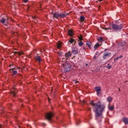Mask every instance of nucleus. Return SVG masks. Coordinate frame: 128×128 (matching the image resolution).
I'll return each instance as SVG.
<instances>
[{"instance_id":"obj_18","label":"nucleus","mask_w":128,"mask_h":128,"mask_svg":"<svg viewBox=\"0 0 128 128\" xmlns=\"http://www.w3.org/2000/svg\"><path fill=\"white\" fill-rule=\"evenodd\" d=\"M94 90L96 92H100L102 90V88L100 86H96L94 88Z\"/></svg>"},{"instance_id":"obj_38","label":"nucleus","mask_w":128,"mask_h":128,"mask_svg":"<svg viewBox=\"0 0 128 128\" xmlns=\"http://www.w3.org/2000/svg\"><path fill=\"white\" fill-rule=\"evenodd\" d=\"M119 92H120V89L119 88H118Z\"/></svg>"},{"instance_id":"obj_26","label":"nucleus","mask_w":128,"mask_h":128,"mask_svg":"<svg viewBox=\"0 0 128 128\" xmlns=\"http://www.w3.org/2000/svg\"><path fill=\"white\" fill-rule=\"evenodd\" d=\"M80 102L82 104H86V101H84V100H80Z\"/></svg>"},{"instance_id":"obj_31","label":"nucleus","mask_w":128,"mask_h":128,"mask_svg":"<svg viewBox=\"0 0 128 128\" xmlns=\"http://www.w3.org/2000/svg\"><path fill=\"white\" fill-rule=\"evenodd\" d=\"M28 2V0H24V2H25V4H26V2Z\"/></svg>"},{"instance_id":"obj_21","label":"nucleus","mask_w":128,"mask_h":128,"mask_svg":"<svg viewBox=\"0 0 128 128\" xmlns=\"http://www.w3.org/2000/svg\"><path fill=\"white\" fill-rule=\"evenodd\" d=\"M108 108L109 110H114V106H108Z\"/></svg>"},{"instance_id":"obj_5","label":"nucleus","mask_w":128,"mask_h":128,"mask_svg":"<svg viewBox=\"0 0 128 128\" xmlns=\"http://www.w3.org/2000/svg\"><path fill=\"white\" fill-rule=\"evenodd\" d=\"M52 116H54V114L52 113V112L46 113L45 115L46 118L48 120H52Z\"/></svg>"},{"instance_id":"obj_28","label":"nucleus","mask_w":128,"mask_h":128,"mask_svg":"<svg viewBox=\"0 0 128 128\" xmlns=\"http://www.w3.org/2000/svg\"><path fill=\"white\" fill-rule=\"evenodd\" d=\"M79 40H82V35H80V36L78 37Z\"/></svg>"},{"instance_id":"obj_23","label":"nucleus","mask_w":128,"mask_h":128,"mask_svg":"<svg viewBox=\"0 0 128 128\" xmlns=\"http://www.w3.org/2000/svg\"><path fill=\"white\" fill-rule=\"evenodd\" d=\"M84 18H85L84 16H80V22H84Z\"/></svg>"},{"instance_id":"obj_3","label":"nucleus","mask_w":128,"mask_h":128,"mask_svg":"<svg viewBox=\"0 0 128 128\" xmlns=\"http://www.w3.org/2000/svg\"><path fill=\"white\" fill-rule=\"evenodd\" d=\"M112 28L114 30H118L122 28V24H120L119 25L116 24H112Z\"/></svg>"},{"instance_id":"obj_29","label":"nucleus","mask_w":128,"mask_h":128,"mask_svg":"<svg viewBox=\"0 0 128 128\" xmlns=\"http://www.w3.org/2000/svg\"><path fill=\"white\" fill-rule=\"evenodd\" d=\"M102 30H110V28H102Z\"/></svg>"},{"instance_id":"obj_24","label":"nucleus","mask_w":128,"mask_h":128,"mask_svg":"<svg viewBox=\"0 0 128 128\" xmlns=\"http://www.w3.org/2000/svg\"><path fill=\"white\" fill-rule=\"evenodd\" d=\"M98 42H104V38L102 37H100L98 39Z\"/></svg>"},{"instance_id":"obj_30","label":"nucleus","mask_w":128,"mask_h":128,"mask_svg":"<svg viewBox=\"0 0 128 128\" xmlns=\"http://www.w3.org/2000/svg\"><path fill=\"white\" fill-rule=\"evenodd\" d=\"M100 91H96L97 96H100Z\"/></svg>"},{"instance_id":"obj_27","label":"nucleus","mask_w":128,"mask_h":128,"mask_svg":"<svg viewBox=\"0 0 128 128\" xmlns=\"http://www.w3.org/2000/svg\"><path fill=\"white\" fill-rule=\"evenodd\" d=\"M108 66H106L108 70H110L112 68V66L110 65V64H108Z\"/></svg>"},{"instance_id":"obj_9","label":"nucleus","mask_w":128,"mask_h":128,"mask_svg":"<svg viewBox=\"0 0 128 128\" xmlns=\"http://www.w3.org/2000/svg\"><path fill=\"white\" fill-rule=\"evenodd\" d=\"M34 60H35L36 62H38V64H40V62H42V58H40V56H36L34 58Z\"/></svg>"},{"instance_id":"obj_2","label":"nucleus","mask_w":128,"mask_h":128,"mask_svg":"<svg viewBox=\"0 0 128 128\" xmlns=\"http://www.w3.org/2000/svg\"><path fill=\"white\" fill-rule=\"evenodd\" d=\"M66 14H62V13H60V12H54L53 14V16L54 18H66Z\"/></svg>"},{"instance_id":"obj_42","label":"nucleus","mask_w":128,"mask_h":128,"mask_svg":"<svg viewBox=\"0 0 128 128\" xmlns=\"http://www.w3.org/2000/svg\"><path fill=\"white\" fill-rule=\"evenodd\" d=\"M40 52H42V49H40Z\"/></svg>"},{"instance_id":"obj_35","label":"nucleus","mask_w":128,"mask_h":128,"mask_svg":"<svg viewBox=\"0 0 128 128\" xmlns=\"http://www.w3.org/2000/svg\"><path fill=\"white\" fill-rule=\"evenodd\" d=\"M2 128V124L0 125V128Z\"/></svg>"},{"instance_id":"obj_25","label":"nucleus","mask_w":128,"mask_h":128,"mask_svg":"<svg viewBox=\"0 0 128 128\" xmlns=\"http://www.w3.org/2000/svg\"><path fill=\"white\" fill-rule=\"evenodd\" d=\"M83 45H84V42H79V43H78L79 46H83Z\"/></svg>"},{"instance_id":"obj_37","label":"nucleus","mask_w":128,"mask_h":128,"mask_svg":"<svg viewBox=\"0 0 128 128\" xmlns=\"http://www.w3.org/2000/svg\"><path fill=\"white\" fill-rule=\"evenodd\" d=\"M48 102H50V98H48Z\"/></svg>"},{"instance_id":"obj_4","label":"nucleus","mask_w":128,"mask_h":128,"mask_svg":"<svg viewBox=\"0 0 128 128\" xmlns=\"http://www.w3.org/2000/svg\"><path fill=\"white\" fill-rule=\"evenodd\" d=\"M63 66L64 68V72H70V68H72V66L68 64H64Z\"/></svg>"},{"instance_id":"obj_19","label":"nucleus","mask_w":128,"mask_h":128,"mask_svg":"<svg viewBox=\"0 0 128 128\" xmlns=\"http://www.w3.org/2000/svg\"><path fill=\"white\" fill-rule=\"evenodd\" d=\"M100 48V44L98 43H96V45L94 46V50H98Z\"/></svg>"},{"instance_id":"obj_16","label":"nucleus","mask_w":128,"mask_h":128,"mask_svg":"<svg viewBox=\"0 0 128 128\" xmlns=\"http://www.w3.org/2000/svg\"><path fill=\"white\" fill-rule=\"evenodd\" d=\"M86 44L88 48H90V46H92V42L90 41H87Z\"/></svg>"},{"instance_id":"obj_40","label":"nucleus","mask_w":128,"mask_h":128,"mask_svg":"<svg viewBox=\"0 0 128 128\" xmlns=\"http://www.w3.org/2000/svg\"><path fill=\"white\" fill-rule=\"evenodd\" d=\"M86 66H88V64H86Z\"/></svg>"},{"instance_id":"obj_32","label":"nucleus","mask_w":128,"mask_h":128,"mask_svg":"<svg viewBox=\"0 0 128 128\" xmlns=\"http://www.w3.org/2000/svg\"><path fill=\"white\" fill-rule=\"evenodd\" d=\"M88 110H92V108H88Z\"/></svg>"},{"instance_id":"obj_11","label":"nucleus","mask_w":128,"mask_h":128,"mask_svg":"<svg viewBox=\"0 0 128 128\" xmlns=\"http://www.w3.org/2000/svg\"><path fill=\"white\" fill-rule=\"evenodd\" d=\"M10 72H12L13 76H16V74H18V71L16 70V68H14L13 69H10Z\"/></svg>"},{"instance_id":"obj_33","label":"nucleus","mask_w":128,"mask_h":128,"mask_svg":"<svg viewBox=\"0 0 128 128\" xmlns=\"http://www.w3.org/2000/svg\"><path fill=\"white\" fill-rule=\"evenodd\" d=\"M120 58V57H117L115 60H118Z\"/></svg>"},{"instance_id":"obj_22","label":"nucleus","mask_w":128,"mask_h":128,"mask_svg":"<svg viewBox=\"0 0 128 128\" xmlns=\"http://www.w3.org/2000/svg\"><path fill=\"white\" fill-rule=\"evenodd\" d=\"M14 54H17L19 56H22V53L20 52H14Z\"/></svg>"},{"instance_id":"obj_39","label":"nucleus","mask_w":128,"mask_h":128,"mask_svg":"<svg viewBox=\"0 0 128 128\" xmlns=\"http://www.w3.org/2000/svg\"><path fill=\"white\" fill-rule=\"evenodd\" d=\"M99 2H102V0H98Z\"/></svg>"},{"instance_id":"obj_20","label":"nucleus","mask_w":128,"mask_h":128,"mask_svg":"<svg viewBox=\"0 0 128 128\" xmlns=\"http://www.w3.org/2000/svg\"><path fill=\"white\" fill-rule=\"evenodd\" d=\"M68 34L70 36H72V34H74V32H72V30H68Z\"/></svg>"},{"instance_id":"obj_13","label":"nucleus","mask_w":128,"mask_h":128,"mask_svg":"<svg viewBox=\"0 0 128 128\" xmlns=\"http://www.w3.org/2000/svg\"><path fill=\"white\" fill-rule=\"evenodd\" d=\"M122 122H124V124H128V118H122Z\"/></svg>"},{"instance_id":"obj_36","label":"nucleus","mask_w":128,"mask_h":128,"mask_svg":"<svg viewBox=\"0 0 128 128\" xmlns=\"http://www.w3.org/2000/svg\"><path fill=\"white\" fill-rule=\"evenodd\" d=\"M9 106H9L10 108V106H12V104H9Z\"/></svg>"},{"instance_id":"obj_14","label":"nucleus","mask_w":128,"mask_h":128,"mask_svg":"<svg viewBox=\"0 0 128 128\" xmlns=\"http://www.w3.org/2000/svg\"><path fill=\"white\" fill-rule=\"evenodd\" d=\"M72 56V52H69L65 54V58H70Z\"/></svg>"},{"instance_id":"obj_17","label":"nucleus","mask_w":128,"mask_h":128,"mask_svg":"<svg viewBox=\"0 0 128 128\" xmlns=\"http://www.w3.org/2000/svg\"><path fill=\"white\" fill-rule=\"evenodd\" d=\"M106 100L107 102H112V98L110 97V96H108V98H106Z\"/></svg>"},{"instance_id":"obj_41","label":"nucleus","mask_w":128,"mask_h":128,"mask_svg":"<svg viewBox=\"0 0 128 128\" xmlns=\"http://www.w3.org/2000/svg\"><path fill=\"white\" fill-rule=\"evenodd\" d=\"M76 124H77V125H78V123H76Z\"/></svg>"},{"instance_id":"obj_6","label":"nucleus","mask_w":128,"mask_h":128,"mask_svg":"<svg viewBox=\"0 0 128 128\" xmlns=\"http://www.w3.org/2000/svg\"><path fill=\"white\" fill-rule=\"evenodd\" d=\"M18 92V90L16 89L14 87H12L10 90V94L13 96H16V94Z\"/></svg>"},{"instance_id":"obj_7","label":"nucleus","mask_w":128,"mask_h":128,"mask_svg":"<svg viewBox=\"0 0 128 128\" xmlns=\"http://www.w3.org/2000/svg\"><path fill=\"white\" fill-rule=\"evenodd\" d=\"M110 56H112V53L105 52L104 53L103 59L106 60V57Z\"/></svg>"},{"instance_id":"obj_1","label":"nucleus","mask_w":128,"mask_h":128,"mask_svg":"<svg viewBox=\"0 0 128 128\" xmlns=\"http://www.w3.org/2000/svg\"><path fill=\"white\" fill-rule=\"evenodd\" d=\"M90 104L93 106L96 118H98L102 116V112H104V108H106V105L104 104H102L100 100H98L96 103H94V100H92L90 102Z\"/></svg>"},{"instance_id":"obj_15","label":"nucleus","mask_w":128,"mask_h":128,"mask_svg":"<svg viewBox=\"0 0 128 128\" xmlns=\"http://www.w3.org/2000/svg\"><path fill=\"white\" fill-rule=\"evenodd\" d=\"M56 46L58 48H62V42H58L56 44Z\"/></svg>"},{"instance_id":"obj_12","label":"nucleus","mask_w":128,"mask_h":128,"mask_svg":"<svg viewBox=\"0 0 128 128\" xmlns=\"http://www.w3.org/2000/svg\"><path fill=\"white\" fill-rule=\"evenodd\" d=\"M76 44V40H73L72 38H70L68 42V44Z\"/></svg>"},{"instance_id":"obj_10","label":"nucleus","mask_w":128,"mask_h":128,"mask_svg":"<svg viewBox=\"0 0 128 128\" xmlns=\"http://www.w3.org/2000/svg\"><path fill=\"white\" fill-rule=\"evenodd\" d=\"M72 53L74 54H78V48H72Z\"/></svg>"},{"instance_id":"obj_34","label":"nucleus","mask_w":128,"mask_h":128,"mask_svg":"<svg viewBox=\"0 0 128 128\" xmlns=\"http://www.w3.org/2000/svg\"><path fill=\"white\" fill-rule=\"evenodd\" d=\"M78 81H76L75 84H78Z\"/></svg>"},{"instance_id":"obj_8","label":"nucleus","mask_w":128,"mask_h":128,"mask_svg":"<svg viewBox=\"0 0 128 128\" xmlns=\"http://www.w3.org/2000/svg\"><path fill=\"white\" fill-rule=\"evenodd\" d=\"M8 22V18H0V22H1V24H4V22Z\"/></svg>"}]
</instances>
